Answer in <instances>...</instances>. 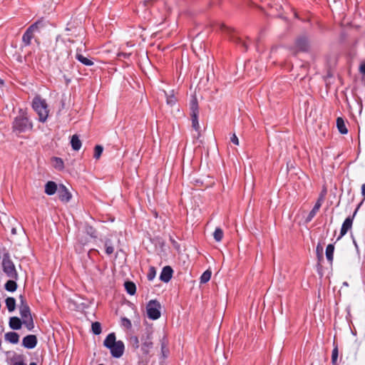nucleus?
Returning <instances> with one entry per match:
<instances>
[{
	"instance_id": "obj_1",
	"label": "nucleus",
	"mask_w": 365,
	"mask_h": 365,
	"mask_svg": "<svg viewBox=\"0 0 365 365\" xmlns=\"http://www.w3.org/2000/svg\"><path fill=\"white\" fill-rule=\"evenodd\" d=\"M103 345L108 348L113 357L120 358L125 350L124 343L122 341H116L115 333H110L103 341Z\"/></svg>"
},
{
	"instance_id": "obj_2",
	"label": "nucleus",
	"mask_w": 365,
	"mask_h": 365,
	"mask_svg": "<svg viewBox=\"0 0 365 365\" xmlns=\"http://www.w3.org/2000/svg\"><path fill=\"white\" fill-rule=\"evenodd\" d=\"M12 128L14 131L18 133H25L33 129V123L28 117L27 113L20 110L19 115L14 120Z\"/></svg>"
},
{
	"instance_id": "obj_3",
	"label": "nucleus",
	"mask_w": 365,
	"mask_h": 365,
	"mask_svg": "<svg viewBox=\"0 0 365 365\" xmlns=\"http://www.w3.org/2000/svg\"><path fill=\"white\" fill-rule=\"evenodd\" d=\"M32 108L37 113L38 120L42 123L46 122L49 113L46 100L43 99L40 96H35L32 101Z\"/></svg>"
},
{
	"instance_id": "obj_4",
	"label": "nucleus",
	"mask_w": 365,
	"mask_h": 365,
	"mask_svg": "<svg viewBox=\"0 0 365 365\" xmlns=\"http://www.w3.org/2000/svg\"><path fill=\"white\" fill-rule=\"evenodd\" d=\"M19 313L22 318L24 324L29 330H32L34 327V320L31 317L30 308L25 300L24 296L20 295Z\"/></svg>"
},
{
	"instance_id": "obj_5",
	"label": "nucleus",
	"mask_w": 365,
	"mask_h": 365,
	"mask_svg": "<svg viewBox=\"0 0 365 365\" xmlns=\"http://www.w3.org/2000/svg\"><path fill=\"white\" fill-rule=\"evenodd\" d=\"M1 264L3 272L9 278L19 279V274L9 252L4 254Z\"/></svg>"
},
{
	"instance_id": "obj_6",
	"label": "nucleus",
	"mask_w": 365,
	"mask_h": 365,
	"mask_svg": "<svg viewBox=\"0 0 365 365\" xmlns=\"http://www.w3.org/2000/svg\"><path fill=\"white\" fill-rule=\"evenodd\" d=\"M45 26L43 19H38L32 24L24 32L22 36V42L25 46L31 45V40L34 37V33L39 32L40 29Z\"/></svg>"
},
{
	"instance_id": "obj_7",
	"label": "nucleus",
	"mask_w": 365,
	"mask_h": 365,
	"mask_svg": "<svg viewBox=\"0 0 365 365\" xmlns=\"http://www.w3.org/2000/svg\"><path fill=\"white\" fill-rule=\"evenodd\" d=\"M190 109L192 120V127L196 132H197L198 135H200V126L198 121L199 107L197 100L195 97H193L190 101Z\"/></svg>"
},
{
	"instance_id": "obj_8",
	"label": "nucleus",
	"mask_w": 365,
	"mask_h": 365,
	"mask_svg": "<svg viewBox=\"0 0 365 365\" xmlns=\"http://www.w3.org/2000/svg\"><path fill=\"white\" fill-rule=\"evenodd\" d=\"M161 305L155 299L150 300L146 307L147 314L149 319L156 320L160 317Z\"/></svg>"
},
{
	"instance_id": "obj_9",
	"label": "nucleus",
	"mask_w": 365,
	"mask_h": 365,
	"mask_svg": "<svg viewBox=\"0 0 365 365\" xmlns=\"http://www.w3.org/2000/svg\"><path fill=\"white\" fill-rule=\"evenodd\" d=\"M220 29H221V31L227 34V35L230 36V41H232L235 43L243 47L245 51L247 50V48H248L247 42L245 41V40L242 39L240 37L237 36L235 34V31L232 29L226 26L224 24H222V25H220Z\"/></svg>"
},
{
	"instance_id": "obj_10",
	"label": "nucleus",
	"mask_w": 365,
	"mask_h": 365,
	"mask_svg": "<svg viewBox=\"0 0 365 365\" xmlns=\"http://www.w3.org/2000/svg\"><path fill=\"white\" fill-rule=\"evenodd\" d=\"M359 205L356 207V209L354 212L353 215L352 216H349L344 221V222L342 224V226H341V228L340 235L338 237L337 240H339L344 235H345L347 233V232L351 228L354 218V217H355V215H356V212H357V211L359 210Z\"/></svg>"
},
{
	"instance_id": "obj_11",
	"label": "nucleus",
	"mask_w": 365,
	"mask_h": 365,
	"mask_svg": "<svg viewBox=\"0 0 365 365\" xmlns=\"http://www.w3.org/2000/svg\"><path fill=\"white\" fill-rule=\"evenodd\" d=\"M324 201V195H319L317 202L315 203L312 210L309 212V215L306 217V220H305L306 222H309L312 220V219L314 217V216L316 215V214L320 209Z\"/></svg>"
},
{
	"instance_id": "obj_12",
	"label": "nucleus",
	"mask_w": 365,
	"mask_h": 365,
	"mask_svg": "<svg viewBox=\"0 0 365 365\" xmlns=\"http://www.w3.org/2000/svg\"><path fill=\"white\" fill-rule=\"evenodd\" d=\"M37 344V338L35 335L29 334L24 337L22 345L26 349H34Z\"/></svg>"
},
{
	"instance_id": "obj_13",
	"label": "nucleus",
	"mask_w": 365,
	"mask_h": 365,
	"mask_svg": "<svg viewBox=\"0 0 365 365\" xmlns=\"http://www.w3.org/2000/svg\"><path fill=\"white\" fill-rule=\"evenodd\" d=\"M58 194L59 200L64 202H68L71 198V194L63 185H60Z\"/></svg>"
},
{
	"instance_id": "obj_14",
	"label": "nucleus",
	"mask_w": 365,
	"mask_h": 365,
	"mask_svg": "<svg viewBox=\"0 0 365 365\" xmlns=\"http://www.w3.org/2000/svg\"><path fill=\"white\" fill-rule=\"evenodd\" d=\"M173 270L170 266L163 268L160 275V279L164 282H168L173 277Z\"/></svg>"
},
{
	"instance_id": "obj_15",
	"label": "nucleus",
	"mask_w": 365,
	"mask_h": 365,
	"mask_svg": "<svg viewBox=\"0 0 365 365\" xmlns=\"http://www.w3.org/2000/svg\"><path fill=\"white\" fill-rule=\"evenodd\" d=\"M295 46L298 50L306 51L309 48L308 39L304 36L299 37L297 39Z\"/></svg>"
},
{
	"instance_id": "obj_16",
	"label": "nucleus",
	"mask_w": 365,
	"mask_h": 365,
	"mask_svg": "<svg viewBox=\"0 0 365 365\" xmlns=\"http://www.w3.org/2000/svg\"><path fill=\"white\" fill-rule=\"evenodd\" d=\"M153 347L151 333L148 332L146 338L142 343V351L144 353H148L150 349Z\"/></svg>"
},
{
	"instance_id": "obj_17",
	"label": "nucleus",
	"mask_w": 365,
	"mask_h": 365,
	"mask_svg": "<svg viewBox=\"0 0 365 365\" xmlns=\"http://www.w3.org/2000/svg\"><path fill=\"white\" fill-rule=\"evenodd\" d=\"M23 323V320L21 321L17 317H12L9 319V327L11 329L14 330H18L21 328V325Z\"/></svg>"
},
{
	"instance_id": "obj_18",
	"label": "nucleus",
	"mask_w": 365,
	"mask_h": 365,
	"mask_svg": "<svg viewBox=\"0 0 365 365\" xmlns=\"http://www.w3.org/2000/svg\"><path fill=\"white\" fill-rule=\"evenodd\" d=\"M57 191V185L53 181H48L45 185V192L48 195H52Z\"/></svg>"
},
{
	"instance_id": "obj_19",
	"label": "nucleus",
	"mask_w": 365,
	"mask_h": 365,
	"mask_svg": "<svg viewBox=\"0 0 365 365\" xmlns=\"http://www.w3.org/2000/svg\"><path fill=\"white\" fill-rule=\"evenodd\" d=\"M5 339L10 343L15 344L19 341V335L16 332L10 331L5 334Z\"/></svg>"
},
{
	"instance_id": "obj_20",
	"label": "nucleus",
	"mask_w": 365,
	"mask_h": 365,
	"mask_svg": "<svg viewBox=\"0 0 365 365\" xmlns=\"http://www.w3.org/2000/svg\"><path fill=\"white\" fill-rule=\"evenodd\" d=\"M336 126L340 133L346 134L348 133V130L345 125L344 120L342 118L339 117L336 119Z\"/></svg>"
},
{
	"instance_id": "obj_21",
	"label": "nucleus",
	"mask_w": 365,
	"mask_h": 365,
	"mask_svg": "<svg viewBox=\"0 0 365 365\" xmlns=\"http://www.w3.org/2000/svg\"><path fill=\"white\" fill-rule=\"evenodd\" d=\"M71 144L73 150H79L81 148V141L77 135H73L71 140Z\"/></svg>"
},
{
	"instance_id": "obj_22",
	"label": "nucleus",
	"mask_w": 365,
	"mask_h": 365,
	"mask_svg": "<svg viewBox=\"0 0 365 365\" xmlns=\"http://www.w3.org/2000/svg\"><path fill=\"white\" fill-rule=\"evenodd\" d=\"M76 58L85 66H90L93 65V62L91 59L85 57L81 53H77L76 54Z\"/></svg>"
},
{
	"instance_id": "obj_23",
	"label": "nucleus",
	"mask_w": 365,
	"mask_h": 365,
	"mask_svg": "<svg viewBox=\"0 0 365 365\" xmlns=\"http://www.w3.org/2000/svg\"><path fill=\"white\" fill-rule=\"evenodd\" d=\"M16 281V280H14L13 279L8 280L4 285L5 289L11 292H15L17 289V284Z\"/></svg>"
},
{
	"instance_id": "obj_24",
	"label": "nucleus",
	"mask_w": 365,
	"mask_h": 365,
	"mask_svg": "<svg viewBox=\"0 0 365 365\" xmlns=\"http://www.w3.org/2000/svg\"><path fill=\"white\" fill-rule=\"evenodd\" d=\"M6 308L9 312H12L16 308V299L14 297H9L5 300Z\"/></svg>"
},
{
	"instance_id": "obj_25",
	"label": "nucleus",
	"mask_w": 365,
	"mask_h": 365,
	"mask_svg": "<svg viewBox=\"0 0 365 365\" xmlns=\"http://www.w3.org/2000/svg\"><path fill=\"white\" fill-rule=\"evenodd\" d=\"M334 246L332 244L327 245L326 248V257L327 260L331 263L334 259Z\"/></svg>"
},
{
	"instance_id": "obj_26",
	"label": "nucleus",
	"mask_w": 365,
	"mask_h": 365,
	"mask_svg": "<svg viewBox=\"0 0 365 365\" xmlns=\"http://www.w3.org/2000/svg\"><path fill=\"white\" fill-rule=\"evenodd\" d=\"M125 289L126 292L130 294L133 295L136 292V286L135 284L132 282H125L124 284Z\"/></svg>"
},
{
	"instance_id": "obj_27",
	"label": "nucleus",
	"mask_w": 365,
	"mask_h": 365,
	"mask_svg": "<svg viewBox=\"0 0 365 365\" xmlns=\"http://www.w3.org/2000/svg\"><path fill=\"white\" fill-rule=\"evenodd\" d=\"M339 356L338 346L334 342V349L331 352V364L332 365H338L337 359Z\"/></svg>"
},
{
	"instance_id": "obj_28",
	"label": "nucleus",
	"mask_w": 365,
	"mask_h": 365,
	"mask_svg": "<svg viewBox=\"0 0 365 365\" xmlns=\"http://www.w3.org/2000/svg\"><path fill=\"white\" fill-rule=\"evenodd\" d=\"M224 236V232L220 227H217L213 233V237L216 242H220Z\"/></svg>"
},
{
	"instance_id": "obj_29",
	"label": "nucleus",
	"mask_w": 365,
	"mask_h": 365,
	"mask_svg": "<svg viewBox=\"0 0 365 365\" xmlns=\"http://www.w3.org/2000/svg\"><path fill=\"white\" fill-rule=\"evenodd\" d=\"M52 161H53V166L55 168H56L59 170H62L63 168V161L62 160L61 158L54 157V158H53Z\"/></svg>"
},
{
	"instance_id": "obj_30",
	"label": "nucleus",
	"mask_w": 365,
	"mask_h": 365,
	"mask_svg": "<svg viewBox=\"0 0 365 365\" xmlns=\"http://www.w3.org/2000/svg\"><path fill=\"white\" fill-rule=\"evenodd\" d=\"M91 329L94 334L98 335L101 333V325L98 322H95L92 323Z\"/></svg>"
},
{
	"instance_id": "obj_31",
	"label": "nucleus",
	"mask_w": 365,
	"mask_h": 365,
	"mask_svg": "<svg viewBox=\"0 0 365 365\" xmlns=\"http://www.w3.org/2000/svg\"><path fill=\"white\" fill-rule=\"evenodd\" d=\"M106 252L107 255H111L114 252V247L110 240H107L105 242Z\"/></svg>"
},
{
	"instance_id": "obj_32",
	"label": "nucleus",
	"mask_w": 365,
	"mask_h": 365,
	"mask_svg": "<svg viewBox=\"0 0 365 365\" xmlns=\"http://www.w3.org/2000/svg\"><path fill=\"white\" fill-rule=\"evenodd\" d=\"M212 272L210 270H206L202 273L200 277V283H206L207 282L211 277Z\"/></svg>"
},
{
	"instance_id": "obj_33",
	"label": "nucleus",
	"mask_w": 365,
	"mask_h": 365,
	"mask_svg": "<svg viewBox=\"0 0 365 365\" xmlns=\"http://www.w3.org/2000/svg\"><path fill=\"white\" fill-rule=\"evenodd\" d=\"M129 343L135 349H137L139 348V346H140L139 339L137 336H131L129 338Z\"/></svg>"
},
{
	"instance_id": "obj_34",
	"label": "nucleus",
	"mask_w": 365,
	"mask_h": 365,
	"mask_svg": "<svg viewBox=\"0 0 365 365\" xmlns=\"http://www.w3.org/2000/svg\"><path fill=\"white\" fill-rule=\"evenodd\" d=\"M103 146L100 145H97L95 146V148H94V158L96 159H98L102 153H103Z\"/></svg>"
},
{
	"instance_id": "obj_35",
	"label": "nucleus",
	"mask_w": 365,
	"mask_h": 365,
	"mask_svg": "<svg viewBox=\"0 0 365 365\" xmlns=\"http://www.w3.org/2000/svg\"><path fill=\"white\" fill-rule=\"evenodd\" d=\"M122 326L125 327L127 329H130L132 327V324L130 319L123 317L121 319Z\"/></svg>"
},
{
	"instance_id": "obj_36",
	"label": "nucleus",
	"mask_w": 365,
	"mask_h": 365,
	"mask_svg": "<svg viewBox=\"0 0 365 365\" xmlns=\"http://www.w3.org/2000/svg\"><path fill=\"white\" fill-rule=\"evenodd\" d=\"M155 269L154 267H150L148 274V280L151 281L153 280L155 277Z\"/></svg>"
},
{
	"instance_id": "obj_37",
	"label": "nucleus",
	"mask_w": 365,
	"mask_h": 365,
	"mask_svg": "<svg viewBox=\"0 0 365 365\" xmlns=\"http://www.w3.org/2000/svg\"><path fill=\"white\" fill-rule=\"evenodd\" d=\"M230 141L236 145H239V139L235 133L230 138Z\"/></svg>"
},
{
	"instance_id": "obj_38",
	"label": "nucleus",
	"mask_w": 365,
	"mask_h": 365,
	"mask_svg": "<svg viewBox=\"0 0 365 365\" xmlns=\"http://www.w3.org/2000/svg\"><path fill=\"white\" fill-rule=\"evenodd\" d=\"M175 101H176V99L173 96H169L167 98V103L170 106H173V104H175Z\"/></svg>"
},
{
	"instance_id": "obj_39",
	"label": "nucleus",
	"mask_w": 365,
	"mask_h": 365,
	"mask_svg": "<svg viewBox=\"0 0 365 365\" xmlns=\"http://www.w3.org/2000/svg\"><path fill=\"white\" fill-rule=\"evenodd\" d=\"M359 72L361 74L365 75V61L361 63L359 66Z\"/></svg>"
},
{
	"instance_id": "obj_40",
	"label": "nucleus",
	"mask_w": 365,
	"mask_h": 365,
	"mask_svg": "<svg viewBox=\"0 0 365 365\" xmlns=\"http://www.w3.org/2000/svg\"><path fill=\"white\" fill-rule=\"evenodd\" d=\"M118 56L127 58H128L130 56V54L122 52V53H118Z\"/></svg>"
},
{
	"instance_id": "obj_41",
	"label": "nucleus",
	"mask_w": 365,
	"mask_h": 365,
	"mask_svg": "<svg viewBox=\"0 0 365 365\" xmlns=\"http://www.w3.org/2000/svg\"><path fill=\"white\" fill-rule=\"evenodd\" d=\"M361 195L364 197H365V183L361 186Z\"/></svg>"
},
{
	"instance_id": "obj_42",
	"label": "nucleus",
	"mask_w": 365,
	"mask_h": 365,
	"mask_svg": "<svg viewBox=\"0 0 365 365\" xmlns=\"http://www.w3.org/2000/svg\"><path fill=\"white\" fill-rule=\"evenodd\" d=\"M13 365H26V364L22 361H18V362H15Z\"/></svg>"
},
{
	"instance_id": "obj_43",
	"label": "nucleus",
	"mask_w": 365,
	"mask_h": 365,
	"mask_svg": "<svg viewBox=\"0 0 365 365\" xmlns=\"http://www.w3.org/2000/svg\"><path fill=\"white\" fill-rule=\"evenodd\" d=\"M320 195H324L325 196V195H326V190H324L323 192H322Z\"/></svg>"
},
{
	"instance_id": "obj_44",
	"label": "nucleus",
	"mask_w": 365,
	"mask_h": 365,
	"mask_svg": "<svg viewBox=\"0 0 365 365\" xmlns=\"http://www.w3.org/2000/svg\"><path fill=\"white\" fill-rule=\"evenodd\" d=\"M11 232H12L13 234H15L16 233V230L14 228V229H12Z\"/></svg>"
},
{
	"instance_id": "obj_45",
	"label": "nucleus",
	"mask_w": 365,
	"mask_h": 365,
	"mask_svg": "<svg viewBox=\"0 0 365 365\" xmlns=\"http://www.w3.org/2000/svg\"><path fill=\"white\" fill-rule=\"evenodd\" d=\"M29 365H37V364L35 362H31V363H30Z\"/></svg>"
},
{
	"instance_id": "obj_46",
	"label": "nucleus",
	"mask_w": 365,
	"mask_h": 365,
	"mask_svg": "<svg viewBox=\"0 0 365 365\" xmlns=\"http://www.w3.org/2000/svg\"><path fill=\"white\" fill-rule=\"evenodd\" d=\"M354 243L355 246L357 247L356 241L354 240Z\"/></svg>"
},
{
	"instance_id": "obj_47",
	"label": "nucleus",
	"mask_w": 365,
	"mask_h": 365,
	"mask_svg": "<svg viewBox=\"0 0 365 365\" xmlns=\"http://www.w3.org/2000/svg\"><path fill=\"white\" fill-rule=\"evenodd\" d=\"M0 83H1V80L0 79Z\"/></svg>"
}]
</instances>
